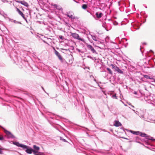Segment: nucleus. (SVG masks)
<instances>
[{
    "label": "nucleus",
    "instance_id": "nucleus-1",
    "mask_svg": "<svg viewBox=\"0 0 155 155\" xmlns=\"http://www.w3.org/2000/svg\"><path fill=\"white\" fill-rule=\"evenodd\" d=\"M110 66H112V68L114 69L115 71L118 72V73L120 74H122L123 73V72L116 65H114L113 64H111Z\"/></svg>",
    "mask_w": 155,
    "mask_h": 155
},
{
    "label": "nucleus",
    "instance_id": "nucleus-2",
    "mask_svg": "<svg viewBox=\"0 0 155 155\" xmlns=\"http://www.w3.org/2000/svg\"><path fill=\"white\" fill-rule=\"evenodd\" d=\"M71 36L74 38L78 39L83 42H84V39L80 38L79 37V35L76 33H73L71 34Z\"/></svg>",
    "mask_w": 155,
    "mask_h": 155
},
{
    "label": "nucleus",
    "instance_id": "nucleus-3",
    "mask_svg": "<svg viewBox=\"0 0 155 155\" xmlns=\"http://www.w3.org/2000/svg\"><path fill=\"white\" fill-rule=\"evenodd\" d=\"M54 51H55V54L58 56L59 59L62 61H63V58L61 57V55L56 50H55V48H54Z\"/></svg>",
    "mask_w": 155,
    "mask_h": 155
},
{
    "label": "nucleus",
    "instance_id": "nucleus-4",
    "mask_svg": "<svg viewBox=\"0 0 155 155\" xmlns=\"http://www.w3.org/2000/svg\"><path fill=\"white\" fill-rule=\"evenodd\" d=\"M87 46L88 49H90L92 52L93 53H96V51L95 50L94 48L91 45L87 44Z\"/></svg>",
    "mask_w": 155,
    "mask_h": 155
},
{
    "label": "nucleus",
    "instance_id": "nucleus-5",
    "mask_svg": "<svg viewBox=\"0 0 155 155\" xmlns=\"http://www.w3.org/2000/svg\"><path fill=\"white\" fill-rule=\"evenodd\" d=\"M15 144L18 147L22 148L24 149H25L27 148V146L20 143L18 142L16 143Z\"/></svg>",
    "mask_w": 155,
    "mask_h": 155
},
{
    "label": "nucleus",
    "instance_id": "nucleus-6",
    "mask_svg": "<svg viewBox=\"0 0 155 155\" xmlns=\"http://www.w3.org/2000/svg\"><path fill=\"white\" fill-rule=\"evenodd\" d=\"M25 149H26L25 151L26 152L28 153L31 154L32 153V152H33V151H35V150L33 149H31L30 148H29L28 146H27L26 148H25Z\"/></svg>",
    "mask_w": 155,
    "mask_h": 155
},
{
    "label": "nucleus",
    "instance_id": "nucleus-7",
    "mask_svg": "<svg viewBox=\"0 0 155 155\" xmlns=\"http://www.w3.org/2000/svg\"><path fill=\"white\" fill-rule=\"evenodd\" d=\"M4 132L5 133L6 135H7L8 137H13V135L10 132L6 130H4Z\"/></svg>",
    "mask_w": 155,
    "mask_h": 155
},
{
    "label": "nucleus",
    "instance_id": "nucleus-8",
    "mask_svg": "<svg viewBox=\"0 0 155 155\" xmlns=\"http://www.w3.org/2000/svg\"><path fill=\"white\" fill-rule=\"evenodd\" d=\"M16 2L20 3L22 5H23L26 7H28V3L24 1H17Z\"/></svg>",
    "mask_w": 155,
    "mask_h": 155
},
{
    "label": "nucleus",
    "instance_id": "nucleus-9",
    "mask_svg": "<svg viewBox=\"0 0 155 155\" xmlns=\"http://www.w3.org/2000/svg\"><path fill=\"white\" fill-rule=\"evenodd\" d=\"M17 11L18 12V13L24 18L25 19L26 18L25 17L24 15L23 14L22 12H21L19 9L18 8H17Z\"/></svg>",
    "mask_w": 155,
    "mask_h": 155
},
{
    "label": "nucleus",
    "instance_id": "nucleus-10",
    "mask_svg": "<svg viewBox=\"0 0 155 155\" xmlns=\"http://www.w3.org/2000/svg\"><path fill=\"white\" fill-rule=\"evenodd\" d=\"M95 15L98 18H101L103 15V14L102 13L99 12H96Z\"/></svg>",
    "mask_w": 155,
    "mask_h": 155
},
{
    "label": "nucleus",
    "instance_id": "nucleus-11",
    "mask_svg": "<svg viewBox=\"0 0 155 155\" xmlns=\"http://www.w3.org/2000/svg\"><path fill=\"white\" fill-rule=\"evenodd\" d=\"M114 126L116 127H119L121 125V124L117 120L115 121V123L114 125Z\"/></svg>",
    "mask_w": 155,
    "mask_h": 155
},
{
    "label": "nucleus",
    "instance_id": "nucleus-12",
    "mask_svg": "<svg viewBox=\"0 0 155 155\" xmlns=\"http://www.w3.org/2000/svg\"><path fill=\"white\" fill-rule=\"evenodd\" d=\"M33 153L36 155H43V153L36 150L33 151Z\"/></svg>",
    "mask_w": 155,
    "mask_h": 155
},
{
    "label": "nucleus",
    "instance_id": "nucleus-13",
    "mask_svg": "<svg viewBox=\"0 0 155 155\" xmlns=\"http://www.w3.org/2000/svg\"><path fill=\"white\" fill-rule=\"evenodd\" d=\"M67 16L72 19H74L75 18V17L73 15L68 14H67Z\"/></svg>",
    "mask_w": 155,
    "mask_h": 155
},
{
    "label": "nucleus",
    "instance_id": "nucleus-14",
    "mask_svg": "<svg viewBox=\"0 0 155 155\" xmlns=\"http://www.w3.org/2000/svg\"><path fill=\"white\" fill-rule=\"evenodd\" d=\"M140 136L142 137H144L147 138L148 137V136L147 134L145 133H142L141 132L140 133Z\"/></svg>",
    "mask_w": 155,
    "mask_h": 155
},
{
    "label": "nucleus",
    "instance_id": "nucleus-15",
    "mask_svg": "<svg viewBox=\"0 0 155 155\" xmlns=\"http://www.w3.org/2000/svg\"><path fill=\"white\" fill-rule=\"evenodd\" d=\"M144 77L147 79H153V78L151 77H150L149 76L147 75H144Z\"/></svg>",
    "mask_w": 155,
    "mask_h": 155
},
{
    "label": "nucleus",
    "instance_id": "nucleus-16",
    "mask_svg": "<svg viewBox=\"0 0 155 155\" xmlns=\"http://www.w3.org/2000/svg\"><path fill=\"white\" fill-rule=\"evenodd\" d=\"M33 148L36 151L39 150L40 149V148L38 147L35 145H34L33 146Z\"/></svg>",
    "mask_w": 155,
    "mask_h": 155
},
{
    "label": "nucleus",
    "instance_id": "nucleus-17",
    "mask_svg": "<svg viewBox=\"0 0 155 155\" xmlns=\"http://www.w3.org/2000/svg\"><path fill=\"white\" fill-rule=\"evenodd\" d=\"M92 38L93 40L96 41H97L96 37L94 35H91Z\"/></svg>",
    "mask_w": 155,
    "mask_h": 155
},
{
    "label": "nucleus",
    "instance_id": "nucleus-18",
    "mask_svg": "<svg viewBox=\"0 0 155 155\" xmlns=\"http://www.w3.org/2000/svg\"><path fill=\"white\" fill-rule=\"evenodd\" d=\"M107 70L109 71V73L110 74H112V72L111 71V70L109 68H107Z\"/></svg>",
    "mask_w": 155,
    "mask_h": 155
},
{
    "label": "nucleus",
    "instance_id": "nucleus-19",
    "mask_svg": "<svg viewBox=\"0 0 155 155\" xmlns=\"http://www.w3.org/2000/svg\"><path fill=\"white\" fill-rule=\"evenodd\" d=\"M82 7L83 9H85L87 8V6L86 4H84L82 5Z\"/></svg>",
    "mask_w": 155,
    "mask_h": 155
},
{
    "label": "nucleus",
    "instance_id": "nucleus-20",
    "mask_svg": "<svg viewBox=\"0 0 155 155\" xmlns=\"http://www.w3.org/2000/svg\"><path fill=\"white\" fill-rule=\"evenodd\" d=\"M140 133L141 132L139 131H136L135 135H140Z\"/></svg>",
    "mask_w": 155,
    "mask_h": 155
},
{
    "label": "nucleus",
    "instance_id": "nucleus-21",
    "mask_svg": "<svg viewBox=\"0 0 155 155\" xmlns=\"http://www.w3.org/2000/svg\"><path fill=\"white\" fill-rule=\"evenodd\" d=\"M130 132L133 134H136V131H134L133 130H131Z\"/></svg>",
    "mask_w": 155,
    "mask_h": 155
},
{
    "label": "nucleus",
    "instance_id": "nucleus-22",
    "mask_svg": "<svg viewBox=\"0 0 155 155\" xmlns=\"http://www.w3.org/2000/svg\"><path fill=\"white\" fill-rule=\"evenodd\" d=\"M149 140H155L154 139H152V138H151V139H149Z\"/></svg>",
    "mask_w": 155,
    "mask_h": 155
},
{
    "label": "nucleus",
    "instance_id": "nucleus-23",
    "mask_svg": "<svg viewBox=\"0 0 155 155\" xmlns=\"http://www.w3.org/2000/svg\"><path fill=\"white\" fill-rule=\"evenodd\" d=\"M59 38L60 39H62V36H59Z\"/></svg>",
    "mask_w": 155,
    "mask_h": 155
},
{
    "label": "nucleus",
    "instance_id": "nucleus-24",
    "mask_svg": "<svg viewBox=\"0 0 155 155\" xmlns=\"http://www.w3.org/2000/svg\"><path fill=\"white\" fill-rule=\"evenodd\" d=\"M3 137L1 136V140H3Z\"/></svg>",
    "mask_w": 155,
    "mask_h": 155
},
{
    "label": "nucleus",
    "instance_id": "nucleus-25",
    "mask_svg": "<svg viewBox=\"0 0 155 155\" xmlns=\"http://www.w3.org/2000/svg\"><path fill=\"white\" fill-rule=\"evenodd\" d=\"M97 43L98 44H100V43H101V42L100 41H98Z\"/></svg>",
    "mask_w": 155,
    "mask_h": 155
},
{
    "label": "nucleus",
    "instance_id": "nucleus-26",
    "mask_svg": "<svg viewBox=\"0 0 155 155\" xmlns=\"http://www.w3.org/2000/svg\"><path fill=\"white\" fill-rule=\"evenodd\" d=\"M112 97H116V95H113Z\"/></svg>",
    "mask_w": 155,
    "mask_h": 155
},
{
    "label": "nucleus",
    "instance_id": "nucleus-27",
    "mask_svg": "<svg viewBox=\"0 0 155 155\" xmlns=\"http://www.w3.org/2000/svg\"><path fill=\"white\" fill-rule=\"evenodd\" d=\"M93 45H94L95 46H96V47H97V46H96V45H94V43H93Z\"/></svg>",
    "mask_w": 155,
    "mask_h": 155
},
{
    "label": "nucleus",
    "instance_id": "nucleus-28",
    "mask_svg": "<svg viewBox=\"0 0 155 155\" xmlns=\"http://www.w3.org/2000/svg\"><path fill=\"white\" fill-rule=\"evenodd\" d=\"M154 80V81L155 82V79H153Z\"/></svg>",
    "mask_w": 155,
    "mask_h": 155
},
{
    "label": "nucleus",
    "instance_id": "nucleus-29",
    "mask_svg": "<svg viewBox=\"0 0 155 155\" xmlns=\"http://www.w3.org/2000/svg\"><path fill=\"white\" fill-rule=\"evenodd\" d=\"M137 93L136 92H134V93H135V94H137V93Z\"/></svg>",
    "mask_w": 155,
    "mask_h": 155
},
{
    "label": "nucleus",
    "instance_id": "nucleus-30",
    "mask_svg": "<svg viewBox=\"0 0 155 155\" xmlns=\"http://www.w3.org/2000/svg\"><path fill=\"white\" fill-rule=\"evenodd\" d=\"M1 128L2 127L1 126H0Z\"/></svg>",
    "mask_w": 155,
    "mask_h": 155
}]
</instances>
